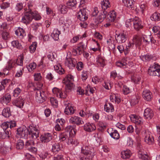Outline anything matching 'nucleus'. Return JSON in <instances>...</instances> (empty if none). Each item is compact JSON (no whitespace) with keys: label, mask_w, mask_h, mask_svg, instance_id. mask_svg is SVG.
I'll return each mask as SVG.
<instances>
[{"label":"nucleus","mask_w":160,"mask_h":160,"mask_svg":"<svg viewBox=\"0 0 160 160\" xmlns=\"http://www.w3.org/2000/svg\"><path fill=\"white\" fill-rule=\"evenodd\" d=\"M11 134V132L10 130L4 131L2 130L0 131V139H4L8 138Z\"/></svg>","instance_id":"obj_21"},{"label":"nucleus","mask_w":160,"mask_h":160,"mask_svg":"<svg viewBox=\"0 0 160 160\" xmlns=\"http://www.w3.org/2000/svg\"><path fill=\"white\" fill-rule=\"evenodd\" d=\"M110 135L112 138L116 139H118L119 138V134L116 130H114L112 132H111Z\"/></svg>","instance_id":"obj_41"},{"label":"nucleus","mask_w":160,"mask_h":160,"mask_svg":"<svg viewBox=\"0 0 160 160\" xmlns=\"http://www.w3.org/2000/svg\"><path fill=\"white\" fill-rule=\"evenodd\" d=\"M116 126L118 128L122 130H125L126 128L125 126L122 124L120 122H118V123H117L116 125Z\"/></svg>","instance_id":"obj_62"},{"label":"nucleus","mask_w":160,"mask_h":160,"mask_svg":"<svg viewBox=\"0 0 160 160\" xmlns=\"http://www.w3.org/2000/svg\"><path fill=\"white\" fill-rule=\"evenodd\" d=\"M138 157L139 158L142 159L143 160H147L148 158V156L147 155L140 153V151L139 152Z\"/></svg>","instance_id":"obj_51"},{"label":"nucleus","mask_w":160,"mask_h":160,"mask_svg":"<svg viewBox=\"0 0 160 160\" xmlns=\"http://www.w3.org/2000/svg\"><path fill=\"white\" fill-rule=\"evenodd\" d=\"M8 122H5L3 123L1 125L2 128H3L4 131L10 130L8 129L9 128V124H8Z\"/></svg>","instance_id":"obj_52"},{"label":"nucleus","mask_w":160,"mask_h":160,"mask_svg":"<svg viewBox=\"0 0 160 160\" xmlns=\"http://www.w3.org/2000/svg\"><path fill=\"white\" fill-rule=\"evenodd\" d=\"M60 33V31L57 29H55L52 33L51 36L55 40H58L59 39V36Z\"/></svg>","instance_id":"obj_26"},{"label":"nucleus","mask_w":160,"mask_h":160,"mask_svg":"<svg viewBox=\"0 0 160 160\" xmlns=\"http://www.w3.org/2000/svg\"><path fill=\"white\" fill-rule=\"evenodd\" d=\"M101 7L103 10H105L109 7L110 2L108 0H103L101 3Z\"/></svg>","instance_id":"obj_34"},{"label":"nucleus","mask_w":160,"mask_h":160,"mask_svg":"<svg viewBox=\"0 0 160 160\" xmlns=\"http://www.w3.org/2000/svg\"><path fill=\"white\" fill-rule=\"evenodd\" d=\"M34 80L36 81H38L41 80L42 77L40 73H35L34 75Z\"/></svg>","instance_id":"obj_61"},{"label":"nucleus","mask_w":160,"mask_h":160,"mask_svg":"<svg viewBox=\"0 0 160 160\" xmlns=\"http://www.w3.org/2000/svg\"><path fill=\"white\" fill-rule=\"evenodd\" d=\"M46 98V93L43 91L38 90L36 92L35 98L37 102L42 103L45 101Z\"/></svg>","instance_id":"obj_7"},{"label":"nucleus","mask_w":160,"mask_h":160,"mask_svg":"<svg viewBox=\"0 0 160 160\" xmlns=\"http://www.w3.org/2000/svg\"><path fill=\"white\" fill-rule=\"evenodd\" d=\"M21 90L18 88H16L13 91V95L14 97H17L21 92Z\"/></svg>","instance_id":"obj_55"},{"label":"nucleus","mask_w":160,"mask_h":160,"mask_svg":"<svg viewBox=\"0 0 160 160\" xmlns=\"http://www.w3.org/2000/svg\"><path fill=\"white\" fill-rule=\"evenodd\" d=\"M11 99V96L9 94L7 93L2 98L1 102L3 103H7L10 101Z\"/></svg>","instance_id":"obj_33"},{"label":"nucleus","mask_w":160,"mask_h":160,"mask_svg":"<svg viewBox=\"0 0 160 160\" xmlns=\"http://www.w3.org/2000/svg\"><path fill=\"white\" fill-rule=\"evenodd\" d=\"M77 64V61L75 59L66 58V60L65 62V65L70 69L74 67Z\"/></svg>","instance_id":"obj_9"},{"label":"nucleus","mask_w":160,"mask_h":160,"mask_svg":"<svg viewBox=\"0 0 160 160\" xmlns=\"http://www.w3.org/2000/svg\"><path fill=\"white\" fill-rule=\"evenodd\" d=\"M140 58L143 61L147 62L152 59V57L149 55H146L141 56Z\"/></svg>","instance_id":"obj_42"},{"label":"nucleus","mask_w":160,"mask_h":160,"mask_svg":"<svg viewBox=\"0 0 160 160\" xmlns=\"http://www.w3.org/2000/svg\"><path fill=\"white\" fill-rule=\"evenodd\" d=\"M47 57L48 59L52 61H53V60L55 59V57L53 53L52 52H50L48 54Z\"/></svg>","instance_id":"obj_60"},{"label":"nucleus","mask_w":160,"mask_h":160,"mask_svg":"<svg viewBox=\"0 0 160 160\" xmlns=\"http://www.w3.org/2000/svg\"><path fill=\"white\" fill-rule=\"evenodd\" d=\"M54 68L56 72L59 74H62L64 72V69L62 68L60 65L55 66Z\"/></svg>","instance_id":"obj_39"},{"label":"nucleus","mask_w":160,"mask_h":160,"mask_svg":"<svg viewBox=\"0 0 160 160\" xmlns=\"http://www.w3.org/2000/svg\"><path fill=\"white\" fill-rule=\"evenodd\" d=\"M41 26L40 24H38L37 23H33L31 25V27L33 28V29L35 30H37L38 28Z\"/></svg>","instance_id":"obj_64"},{"label":"nucleus","mask_w":160,"mask_h":160,"mask_svg":"<svg viewBox=\"0 0 160 160\" xmlns=\"http://www.w3.org/2000/svg\"><path fill=\"white\" fill-rule=\"evenodd\" d=\"M41 17L36 12L31 11L29 12H26L24 16L22 17V22L26 24L31 21L34 19L36 20H38L40 19Z\"/></svg>","instance_id":"obj_2"},{"label":"nucleus","mask_w":160,"mask_h":160,"mask_svg":"<svg viewBox=\"0 0 160 160\" xmlns=\"http://www.w3.org/2000/svg\"><path fill=\"white\" fill-rule=\"evenodd\" d=\"M121 157L124 159L129 158L130 156L131 152L129 150H126L121 152Z\"/></svg>","instance_id":"obj_29"},{"label":"nucleus","mask_w":160,"mask_h":160,"mask_svg":"<svg viewBox=\"0 0 160 160\" xmlns=\"http://www.w3.org/2000/svg\"><path fill=\"white\" fill-rule=\"evenodd\" d=\"M59 9L60 12L62 14H65L67 11V8L64 5H61L59 7Z\"/></svg>","instance_id":"obj_46"},{"label":"nucleus","mask_w":160,"mask_h":160,"mask_svg":"<svg viewBox=\"0 0 160 160\" xmlns=\"http://www.w3.org/2000/svg\"><path fill=\"white\" fill-rule=\"evenodd\" d=\"M150 18L152 21H159L160 20V14L157 12H156L152 15Z\"/></svg>","instance_id":"obj_31"},{"label":"nucleus","mask_w":160,"mask_h":160,"mask_svg":"<svg viewBox=\"0 0 160 160\" xmlns=\"http://www.w3.org/2000/svg\"><path fill=\"white\" fill-rule=\"evenodd\" d=\"M115 37L116 40L119 43L124 42L127 39L126 35L124 33H120L118 35L116 34Z\"/></svg>","instance_id":"obj_13"},{"label":"nucleus","mask_w":160,"mask_h":160,"mask_svg":"<svg viewBox=\"0 0 160 160\" xmlns=\"http://www.w3.org/2000/svg\"><path fill=\"white\" fill-rule=\"evenodd\" d=\"M142 38L138 36H135L133 39V43L136 45H140L142 44Z\"/></svg>","instance_id":"obj_36"},{"label":"nucleus","mask_w":160,"mask_h":160,"mask_svg":"<svg viewBox=\"0 0 160 160\" xmlns=\"http://www.w3.org/2000/svg\"><path fill=\"white\" fill-rule=\"evenodd\" d=\"M102 11L97 18L98 23L102 22L106 17L107 11L106 10H102Z\"/></svg>","instance_id":"obj_22"},{"label":"nucleus","mask_w":160,"mask_h":160,"mask_svg":"<svg viewBox=\"0 0 160 160\" xmlns=\"http://www.w3.org/2000/svg\"><path fill=\"white\" fill-rule=\"evenodd\" d=\"M50 145H52V151L55 153L59 152L61 149V147L59 143L52 142Z\"/></svg>","instance_id":"obj_15"},{"label":"nucleus","mask_w":160,"mask_h":160,"mask_svg":"<svg viewBox=\"0 0 160 160\" xmlns=\"http://www.w3.org/2000/svg\"><path fill=\"white\" fill-rule=\"evenodd\" d=\"M12 45L17 48L20 49L22 48V45L18 40L13 41L12 42Z\"/></svg>","instance_id":"obj_43"},{"label":"nucleus","mask_w":160,"mask_h":160,"mask_svg":"<svg viewBox=\"0 0 160 160\" xmlns=\"http://www.w3.org/2000/svg\"><path fill=\"white\" fill-rule=\"evenodd\" d=\"M15 33L20 38H22L24 36H26L24 30L22 28L20 27L15 31Z\"/></svg>","instance_id":"obj_24"},{"label":"nucleus","mask_w":160,"mask_h":160,"mask_svg":"<svg viewBox=\"0 0 160 160\" xmlns=\"http://www.w3.org/2000/svg\"><path fill=\"white\" fill-rule=\"evenodd\" d=\"M69 134V131L61 133L59 136V138L61 141H63L66 139L68 138Z\"/></svg>","instance_id":"obj_28"},{"label":"nucleus","mask_w":160,"mask_h":160,"mask_svg":"<svg viewBox=\"0 0 160 160\" xmlns=\"http://www.w3.org/2000/svg\"><path fill=\"white\" fill-rule=\"evenodd\" d=\"M37 43L36 42H33L30 46L29 49L31 53H33L34 52L36 49Z\"/></svg>","instance_id":"obj_48"},{"label":"nucleus","mask_w":160,"mask_h":160,"mask_svg":"<svg viewBox=\"0 0 160 160\" xmlns=\"http://www.w3.org/2000/svg\"><path fill=\"white\" fill-rule=\"evenodd\" d=\"M94 137L95 139L98 142H100L101 141V137L100 133H98L95 134Z\"/></svg>","instance_id":"obj_58"},{"label":"nucleus","mask_w":160,"mask_h":160,"mask_svg":"<svg viewBox=\"0 0 160 160\" xmlns=\"http://www.w3.org/2000/svg\"><path fill=\"white\" fill-rule=\"evenodd\" d=\"M130 118L131 121L136 124H140L142 123V122L141 121V119L138 118L137 116L135 115H131Z\"/></svg>","instance_id":"obj_20"},{"label":"nucleus","mask_w":160,"mask_h":160,"mask_svg":"<svg viewBox=\"0 0 160 160\" xmlns=\"http://www.w3.org/2000/svg\"><path fill=\"white\" fill-rule=\"evenodd\" d=\"M122 2L125 6L127 7L134 9L133 7L134 1L133 0H122Z\"/></svg>","instance_id":"obj_25"},{"label":"nucleus","mask_w":160,"mask_h":160,"mask_svg":"<svg viewBox=\"0 0 160 160\" xmlns=\"http://www.w3.org/2000/svg\"><path fill=\"white\" fill-rule=\"evenodd\" d=\"M34 144L35 143L33 140H30L26 142L25 143V148L28 149L31 147L34 146Z\"/></svg>","instance_id":"obj_37"},{"label":"nucleus","mask_w":160,"mask_h":160,"mask_svg":"<svg viewBox=\"0 0 160 160\" xmlns=\"http://www.w3.org/2000/svg\"><path fill=\"white\" fill-rule=\"evenodd\" d=\"M24 143L23 141L22 140H18L16 144V148L18 149H21L23 148Z\"/></svg>","instance_id":"obj_38"},{"label":"nucleus","mask_w":160,"mask_h":160,"mask_svg":"<svg viewBox=\"0 0 160 160\" xmlns=\"http://www.w3.org/2000/svg\"><path fill=\"white\" fill-rule=\"evenodd\" d=\"M153 116V111L150 108H147L144 110V117L145 119H150Z\"/></svg>","instance_id":"obj_14"},{"label":"nucleus","mask_w":160,"mask_h":160,"mask_svg":"<svg viewBox=\"0 0 160 160\" xmlns=\"http://www.w3.org/2000/svg\"><path fill=\"white\" fill-rule=\"evenodd\" d=\"M152 37L151 35H145L143 37V40L144 42L148 43L152 41Z\"/></svg>","instance_id":"obj_45"},{"label":"nucleus","mask_w":160,"mask_h":160,"mask_svg":"<svg viewBox=\"0 0 160 160\" xmlns=\"http://www.w3.org/2000/svg\"><path fill=\"white\" fill-rule=\"evenodd\" d=\"M81 152L85 155H87V157L90 159H92L95 155L94 149L90 147H82L81 149Z\"/></svg>","instance_id":"obj_8"},{"label":"nucleus","mask_w":160,"mask_h":160,"mask_svg":"<svg viewBox=\"0 0 160 160\" xmlns=\"http://www.w3.org/2000/svg\"><path fill=\"white\" fill-rule=\"evenodd\" d=\"M77 64V68L78 70H81L83 68V64L82 62H79Z\"/></svg>","instance_id":"obj_63"},{"label":"nucleus","mask_w":160,"mask_h":160,"mask_svg":"<svg viewBox=\"0 0 160 160\" xmlns=\"http://www.w3.org/2000/svg\"><path fill=\"white\" fill-rule=\"evenodd\" d=\"M42 142H47L52 139V136L51 133H47L44 135H42L40 137Z\"/></svg>","instance_id":"obj_16"},{"label":"nucleus","mask_w":160,"mask_h":160,"mask_svg":"<svg viewBox=\"0 0 160 160\" xmlns=\"http://www.w3.org/2000/svg\"><path fill=\"white\" fill-rule=\"evenodd\" d=\"M2 38L5 40L8 39L9 38V35L8 32L3 31L1 34Z\"/></svg>","instance_id":"obj_49"},{"label":"nucleus","mask_w":160,"mask_h":160,"mask_svg":"<svg viewBox=\"0 0 160 160\" xmlns=\"http://www.w3.org/2000/svg\"><path fill=\"white\" fill-rule=\"evenodd\" d=\"M39 133V130L34 127L31 126L28 129L26 127H22L17 129L16 137L25 138L28 134L29 138L35 139L38 137Z\"/></svg>","instance_id":"obj_1"},{"label":"nucleus","mask_w":160,"mask_h":160,"mask_svg":"<svg viewBox=\"0 0 160 160\" xmlns=\"http://www.w3.org/2000/svg\"><path fill=\"white\" fill-rule=\"evenodd\" d=\"M69 122L73 124H76L77 125L82 124L83 123V121H82V119L77 116L71 117L69 119Z\"/></svg>","instance_id":"obj_12"},{"label":"nucleus","mask_w":160,"mask_h":160,"mask_svg":"<svg viewBox=\"0 0 160 160\" xmlns=\"http://www.w3.org/2000/svg\"><path fill=\"white\" fill-rule=\"evenodd\" d=\"M36 64L35 63L33 62L29 64L28 68L29 72H31L33 70H34L36 68Z\"/></svg>","instance_id":"obj_50"},{"label":"nucleus","mask_w":160,"mask_h":160,"mask_svg":"<svg viewBox=\"0 0 160 160\" xmlns=\"http://www.w3.org/2000/svg\"><path fill=\"white\" fill-rule=\"evenodd\" d=\"M73 81V77L70 74H68L63 80V82L66 84V92L68 90H71L73 88V83L72 81Z\"/></svg>","instance_id":"obj_5"},{"label":"nucleus","mask_w":160,"mask_h":160,"mask_svg":"<svg viewBox=\"0 0 160 160\" xmlns=\"http://www.w3.org/2000/svg\"><path fill=\"white\" fill-rule=\"evenodd\" d=\"M133 25L134 28L136 30H138L142 28V26L141 20L138 17H135L133 19Z\"/></svg>","instance_id":"obj_10"},{"label":"nucleus","mask_w":160,"mask_h":160,"mask_svg":"<svg viewBox=\"0 0 160 160\" xmlns=\"http://www.w3.org/2000/svg\"><path fill=\"white\" fill-rule=\"evenodd\" d=\"M13 62L11 60L8 62V65L5 68V70L9 69L10 70L13 67Z\"/></svg>","instance_id":"obj_57"},{"label":"nucleus","mask_w":160,"mask_h":160,"mask_svg":"<svg viewBox=\"0 0 160 160\" xmlns=\"http://www.w3.org/2000/svg\"><path fill=\"white\" fill-rule=\"evenodd\" d=\"M2 115L6 118H8L11 115L10 109L9 108H7L4 109L2 112Z\"/></svg>","instance_id":"obj_35"},{"label":"nucleus","mask_w":160,"mask_h":160,"mask_svg":"<svg viewBox=\"0 0 160 160\" xmlns=\"http://www.w3.org/2000/svg\"><path fill=\"white\" fill-rule=\"evenodd\" d=\"M86 9L84 8L81 9L78 12L77 15V17L81 21L83 22L80 23L81 27L82 28H85L87 26L86 23L83 22L87 20L88 18L86 15Z\"/></svg>","instance_id":"obj_3"},{"label":"nucleus","mask_w":160,"mask_h":160,"mask_svg":"<svg viewBox=\"0 0 160 160\" xmlns=\"http://www.w3.org/2000/svg\"><path fill=\"white\" fill-rule=\"evenodd\" d=\"M148 73L150 76L160 77V65L155 63L150 66L148 69Z\"/></svg>","instance_id":"obj_4"},{"label":"nucleus","mask_w":160,"mask_h":160,"mask_svg":"<svg viewBox=\"0 0 160 160\" xmlns=\"http://www.w3.org/2000/svg\"><path fill=\"white\" fill-rule=\"evenodd\" d=\"M142 134L144 138L145 142L149 145H152L154 143V140L152 134L148 130H144L142 131Z\"/></svg>","instance_id":"obj_6"},{"label":"nucleus","mask_w":160,"mask_h":160,"mask_svg":"<svg viewBox=\"0 0 160 160\" xmlns=\"http://www.w3.org/2000/svg\"><path fill=\"white\" fill-rule=\"evenodd\" d=\"M97 63L98 67H103L105 65L104 59L101 57L98 58L97 60Z\"/></svg>","instance_id":"obj_32"},{"label":"nucleus","mask_w":160,"mask_h":160,"mask_svg":"<svg viewBox=\"0 0 160 160\" xmlns=\"http://www.w3.org/2000/svg\"><path fill=\"white\" fill-rule=\"evenodd\" d=\"M142 96L145 100L150 101L152 98V93L149 90H145L143 92Z\"/></svg>","instance_id":"obj_18"},{"label":"nucleus","mask_w":160,"mask_h":160,"mask_svg":"<svg viewBox=\"0 0 160 160\" xmlns=\"http://www.w3.org/2000/svg\"><path fill=\"white\" fill-rule=\"evenodd\" d=\"M104 110L107 112H112L114 110L113 106L110 103H106L104 106Z\"/></svg>","instance_id":"obj_23"},{"label":"nucleus","mask_w":160,"mask_h":160,"mask_svg":"<svg viewBox=\"0 0 160 160\" xmlns=\"http://www.w3.org/2000/svg\"><path fill=\"white\" fill-rule=\"evenodd\" d=\"M24 59L23 56V55H21L17 59V64L18 65H19L21 67H22L23 65V61Z\"/></svg>","instance_id":"obj_44"},{"label":"nucleus","mask_w":160,"mask_h":160,"mask_svg":"<svg viewBox=\"0 0 160 160\" xmlns=\"http://www.w3.org/2000/svg\"><path fill=\"white\" fill-rule=\"evenodd\" d=\"M50 101L52 105L57 107L58 105V101L54 98H51Z\"/></svg>","instance_id":"obj_53"},{"label":"nucleus","mask_w":160,"mask_h":160,"mask_svg":"<svg viewBox=\"0 0 160 160\" xmlns=\"http://www.w3.org/2000/svg\"><path fill=\"white\" fill-rule=\"evenodd\" d=\"M110 101L113 102H114L117 103H119L121 101L120 98L118 97V95L115 94H112L110 95Z\"/></svg>","instance_id":"obj_27"},{"label":"nucleus","mask_w":160,"mask_h":160,"mask_svg":"<svg viewBox=\"0 0 160 160\" xmlns=\"http://www.w3.org/2000/svg\"><path fill=\"white\" fill-rule=\"evenodd\" d=\"M64 113L67 115L72 114L74 113V110L72 107L68 105L66 107L64 110Z\"/></svg>","instance_id":"obj_30"},{"label":"nucleus","mask_w":160,"mask_h":160,"mask_svg":"<svg viewBox=\"0 0 160 160\" xmlns=\"http://www.w3.org/2000/svg\"><path fill=\"white\" fill-rule=\"evenodd\" d=\"M116 65L118 67L123 68L127 67V66L128 65L126 62L122 61H119L116 62Z\"/></svg>","instance_id":"obj_40"},{"label":"nucleus","mask_w":160,"mask_h":160,"mask_svg":"<svg viewBox=\"0 0 160 160\" xmlns=\"http://www.w3.org/2000/svg\"><path fill=\"white\" fill-rule=\"evenodd\" d=\"M84 129L88 132H91L96 129V127L94 124L89 123H86L84 126Z\"/></svg>","instance_id":"obj_17"},{"label":"nucleus","mask_w":160,"mask_h":160,"mask_svg":"<svg viewBox=\"0 0 160 160\" xmlns=\"http://www.w3.org/2000/svg\"><path fill=\"white\" fill-rule=\"evenodd\" d=\"M52 92L54 94L56 95L57 97H59V96L61 95V93L62 91L60 89L54 88L52 89Z\"/></svg>","instance_id":"obj_47"},{"label":"nucleus","mask_w":160,"mask_h":160,"mask_svg":"<svg viewBox=\"0 0 160 160\" xmlns=\"http://www.w3.org/2000/svg\"><path fill=\"white\" fill-rule=\"evenodd\" d=\"M133 19H128L125 22V25L127 27H130L132 24H133Z\"/></svg>","instance_id":"obj_54"},{"label":"nucleus","mask_w":160,"mask_h":160,"mask_svg":"<svg viewBox=\"0 0 160 160\" xmlns=\"http://www.w3.org/2000/svg\"><path fill=\"white\" fill-rule=\"evenodd\" d=\"M24 101L23 99L19 97L13 101V104L18 107L21 108L24 105Z\"/></svg>","instance_id":"obj_19"},{"label":"nucleus","mask_w":160,"mask_h":160,"mask_svg":"<svg viewBox=\"0 0 160 160\" xmlns=\"http://www.w3.org/2000/svg\"><path fill=\"white\" fill-rule=\"evenodd\" d=\"M77 2L76 0H68L67 3L68 6L73 7L76 4Z\"/></svg>","instance_id":"obj_56"},{"label":"nucleus","mask_w":160,"mask_h":160,"mask_svg":"<svg viewBox=\"0 0 160 160\" xmlns=\"http://www.w3.org/2000/svg\"><path fill=\"white\" fill-rule=\"evenodd\" d=\"M123 93L125 94H127L130 92L129 88L126 86H123L122 89Z\"/></svg>","instance_id":"obj_59"},{"label":"nucleus","mask_w":160,"mask_h":160,"mask_svg":"<svg viewBox=\"0 0 160 160\" xmlns=\"http://www.w3.org/2000/svg\"><path fill=\"white\" fill-rule=\"evenodd\" d=\"M116 18V12L114 11H112L106 14V21L107 22H115Z\"/></svg>","instance_id":"obj_11"}]
</instances>
